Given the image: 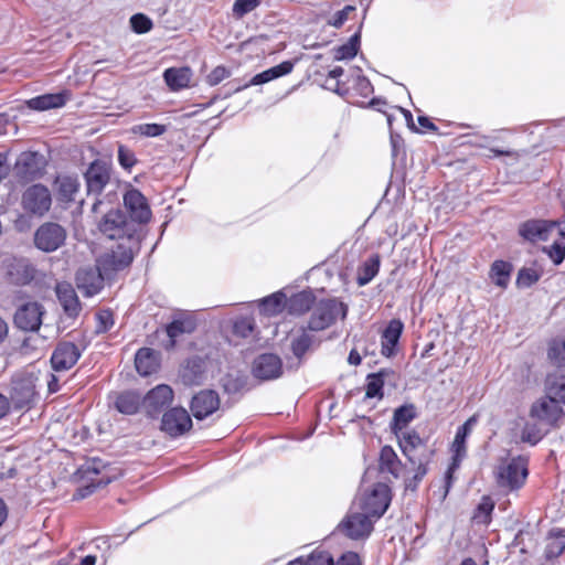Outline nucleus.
Returning <instances> with one entry per match:
<instances>
[{
	"instance_id": "9",
	"label": "nucleus",
	"mask_w": 565,
	"mask_h": 565,
	"mask_svg": "<svg viewBox=\"0 0 565 565\" xmlns=\"http://www.w3.org/2000/svg\"><path fill=\"white\" fill-rule=\"evenodd\" d=\"M46 161L35 151H23L14 164L15 177L22 182H31L43 175Z\"/></svg>"
},
{
	"instance_id": "23",
	"label": "nucleus",
	"mask_w": 565,
	"mask_h": 565,
	"mask_svg": "<svg viewBox=\"0 0 565 565\" xmlns=\"http://www.w3.org/2000/svg\"><path fill=\"white\" fill-rule=\"evenodd\" d=\"M124 204L134 221L138 223H148L150 221L151 210L147 199L139 190H128L124 195Z\"/></svg>"
},
{
	"instance_id": "17",
	"label": "nucleus",
	"mask_w": 565,
	"mask_h": 565,
	"mask_svg": "<svg viewBox=\"0 0 565 565\" xmlns=\"http://www.w3.org/2000/svg\"><path fill=\"white\" fill-rule=\"evenodd\" d=\"M173 396L169 385L159 384L142 397V406L149 416L154 417L172 403Z\"/></svg>"
},
{
	"instance_id": "57",
	"label": "nucleus",
	"mask_w": 565,
	"mask_h": 565,
	"mask_svg": "<svg viewBox=\"0 0 565 565\" xmlns=\"http://www.w3.org/2000/svg\"><path fill=\"white\" fill-rule=\"evenodd\" d=\"M343 68L341 66H337L331 70L328 74V78L326 81V87L335 92L339 95H344L345 92L340 89V83L337 81L340 76L343 75Z\"/></svg>"
},
{
	"instance_id": "8",
	"label": "nucleus",
	"mask_w": 565,
	"mask_h": 565,
	"mask_svg": "<svg viewBox=\"0 0 565 565\" xmlns=\"http://www.w3.org/2000/svg\"><path fill=\"white\" fill-rule=\"evenodd\" d=\"M111 163L102 159H96L89 163L84 172L86 191L88 195H100L105 188L111 181Z\"/></svg>"
},
{
	"instance_id": "36",
	"label": "nucleus",
	"mask_w": 565,
	"mask_h": 565,
	"mask_svg": "<svg viewBox=\"0 0 565 565\" xmlns=\"http://www.w3.org/2000/svg\"><path fill=\"white\" fill-rule=\"evenodd\" d=\"M57 194L62 201L71 202L79 191V181L76 177L61 175L55 180Z\"/></svg>"
},
{
	"instance_id": "64",
	"label": "nucleus",
	"mask_w": 565,
	"mask_h": 565,
	"mask_svg": "<svg viewBox=\"0 0 565 565\" xmlns=\"http://www.w3.org/2000/svg\"><path fill=\"white\" fill-rule=\"evenodd\" d=\"M234 329L236 333L247 337L253 331V324L249 320L242 319L235 322Z\"/></svg>"
},
{
	"instance_id": "2",
	"label": "nucleus",
	"mask_w": 565,
	"mask_h": 565,
	"mask_svg": "<svg viewBox=\"0 0 565 565\" xmlns=\"http://www.w3.org/2000/svg\"><path fill=\"white\" fill-rule=\"evenodd\" d=\"M348 313V306L335 299H322L313 303L310 318L307 323L309 331H323L331 327L338 318L344 319Z\"/></svg>"
},
{
	"instance_id": "11",
	"label": "nucleus",
	"mask_w": 565,
	"mask_h": 565,
	"mask_svg": "<svg viewBox=\"0 0 565 565\" xmlns=\"http://www.w3.org/2000/svg\"><path fill=\"white\" fill-rule=\"evenodd\" d=\"M554 228H557L558 235L565 238V217L559 221L531 220L520 226L519 233L531 242L546 241Z\"/></svg>"
},
{
	"instance_id": "49",
	"label": "nucleus",
	"mask_w": 565,
	"mask_h": 565,
	"mask_svg": "<svg viewBox=\"0 0 565 565\" xmlns=\"http://www.w3.org/2000/svg\"><path fill=\"white\" fill-rule=\"evenodd\" d=\"M131 131L143 137H159L167 131V126L161 124H139L134 126Z\"/></svg>"
},
{
	"instance_id": "7",
	"label": "nucleus",
	"mask_w": 565,
	"mask_h": 565,
	"mask_svg": "<svg viewBox=\"0 0 565 565\" xmlns=\"http://www.w3.org/2000/svg\"><path fill=\"white\" fill-rule=\"evenodd\" d=\"M66 236V230L62 225L54 222H45L36 228L33 242L38 249L44 253H52L64 245Z\"/></svg>"
},
{
	"instance_id": "30",
	"label": "nucleus",
	"mask_w": 565,
	"mask_h": 565,
	"mask_svg": "<svg viewBox=\"0 0 565 565\" xmlns=\"http://www.w3.org/2000/svg\"><path fill=\"white\" fill-rule=\"evenodd\" d=\"M315 300L312 291L303 290L292 295L289 299L286 298V308L289 313L300 316L312 308Z\"/></svg>"
},
{
	"instance_id": "5",
	"label": "nucleus",
	"mask_w": 565,
	"mask_h": 565,
	"mask_svg": "<svg viewBox=\"0 0 565 565\" xmlns=\"http://www.w3.org/2000/svg\"><path fill=\"white\" fill-rule=\"evenodd\" d=\"M51 205V192L43 184H33L22 193L21 206L31 216H44L50 211Z\"/></svg>"
},
{
	"instance_id": "50",
	"label": "nucleus",
	"mask_w": 565,
	"mask_h": 565,
	"mask_svg": "<svg viewBox=\"0 0 565 565\" xmlns=\"http://www.w3.org/2000/svg\"><path fill=\"white\" fill-rule=\"evenodd\" d=\"M541 275L534 268H523L519 271L516 277V285L520 288L531 287L540 279Z\"/></svg>"
},
{
	"instance_id": "41",
	"label": "nucleus",
	"mask_w": 565,
	"mask_h": 565,
	"mask_svg": "<svg viewBox=\"0 0 565 565\" xmlns=\"http://www.w3.org/2000/svg\"><path fill=\"white\" fill-rule=\"evenodd\" d=\"M360 49V33H354L347 43L334 47L333 58L335 61L351 60L353 58Z\"/></svg>"
},
{
	"instance_id": "39",
	"label": "nucleus",
	"mask_w": 565,
	"mask_h": 565,
	"mask_svg": "<svg viewBox=\"0 0 565 565\" xmlns=\"http://www.w3.org/2000/svg\"><path fill=\"white\" fill-rule=\"evenodd\" d=\"M565 550V533L561 530H552L545 546V557L552 559L558 557Z\"/></svg>"
},
{
	"instance_id": "63",
	"label": "nucleus",
	"mask_w": 565,
	"mask_h": 565,
	"mask_svg": "<svg viewBox=\"0 0 565 565\" xmlns=\"http://www.w3.org/2000/svg\"><path fill=\"white\" fill-rule=\"evenodd\" d=\"M334 565H361L360 557L354 552L344 553Z\"/></svg>"
},
{
	"instance_id": "55",
	"label": "nucleus",
	"mask_w": 565,
	"mask_h": 565,
	"mask_svg": "<svg viewBox=\"0 0 565 565\" xmlns=\"http://www.w3.org/2000/svg\"><path fill=\"white\" fill-rule=\"evenodd\" d=\"M260 2L262 0H236L233 4V13L237 18H243L257 8Z\"/></svg>"
},
{
	"instance_id": "61",
	"label": "nucleus",
	"mask_w": 565,
	"mask_h": 565,
	"mask_svg": "<svg viewBox=\"0 0 565 565\" xmlns=\"http://www.w3.org/2000/svg\"><path fill=\"white\" fill-rule=\"evenodd\" d=\"M462 460L451 457V462L445 473V493L447 494L455 481V472L459 469Z\"/></svg>"
},
{
	"instance_id": "56",
	"label": "nucleus",
	"mask_w": 565,
	"mask_h": 565,
	"mask_svg": "<svg viewBox=\"0 0 565 565\" xmlns=\"http://www.w3.org/2000/svg\"><path fill=\"white\" fill-rule=\"evenodd\" d=\"M544 252L555 265H559L565 258V243L556 241L551 246L544 247Z\"/></svg>"
},
{
	"instance_id": "42",
	"label": "nucleus",
	"mask_w": 565,
	"mask_h": 565,
	"mask_svg": "<svg viewBox=\"0 0 565 565\" xmlns=\"http://www.w3.org/2000/svg\"><path fill=\"white\" fill-rule=\"evenodd\" d=\"M270 81L271 79L267 75L266 71H264L259 74H256L255 76L252 77V79L249 82L244 83V84H242L238 79H233L224 86V88L226 89L224 92V97H230L232 94L238 93L249 86L262 85V84L268 83Z\"/></svg>"
},
{
	"instance_id": "3",
	"label": "nucleus",
	"mask_w": 565,
	"mask_h": 565,
	"mask_svg": "<svg viewBox=\"0 0 565 565\" xmlns=\"http://www.w3.org/2000/svg\"><path fill=\"white\" fill-rule=\"evenodd\" d=\"M131 242L132 236H128L126 241H121L97 258L99 268H102L106 275L122 270L132 263L134 252Z\"/></svg>"
},
{
	"instance_id": "58",
	"label": "nucleus",
	"mask_w": 565,
	"mask_h": 565,
	"mask_svg": "<svg viewBox=\"0 0 565 565\" xmlns=\"http://www.w3.org/2000/svg\"><path fill=\"white\" fill-rule=\"evenodd\" d=\"M17 271H18V275L21 271V275L18 277H14V273L10 271L13 282H15L17 285H25V284L30 282L34 277V275H33L34 269H33V267H31L29 265L18 266Z\"/></svg>"
},
{
	"instance_id": "37",
	"label": "nucleus",
	"mask_w": 565,
	"mask_h": 565,
	"mask_svg": "<svg viewBox=\"0 0 565 565\" xmlns=\"http://www.w3.org/2000/svg\"><path fill=\"white\" fill-rule=\"evenodd\" d=\"M259 308L266 316H277L286 308V295L278 291L267 296L260 300Z\"/></svg>"
},
{
	"instance_id": "47",
	"label": "nucleus",
	"mask_w": 565,
	"mask_h": 565,
	"mask_svg": "<svg viewBox=\"0 0 565 565\" xmlns=\"http://www.w3.org/2000/svg\"><path fill=\"white\" fill-rule=\"evenodd\" d=\"M493 509V501L489 497H483L475 511L473 520L477 523L488 524L491 520Z\"/></svg>"
},
{
	"instance_id": "31",
	"label": "nucleus",
	"mask_w": 565,
	"mask_h": 565,
	"mask_svg": "<svg viewBox=\"0 0 565 565\" xmlns=\"http://www.w3.org/2000/svg\"><path fill=\"white\" fill-rule=\"evenodd\" d=\"M417 416L416 408L413 404H405L394 411L391 423L392 433L398 434L407 430L408 424Z\"/></svg>"
},
{
	"instance_id": "21",
	"label": "nucleus",
	"mask_w": 565,
	"mask_h": 565,
	"mask_svg": "<svg viewBox=\"0 0 565 565\" xmlns=\"http://www.w3.org/2000/svg\"><path fill=\"white\" fill-rule=\"evenodd\" d=\"M342 526L350 539H365L373 531V520L362 510L361 512H350L342 522Z\"/></svg>"
},
{
	"instance_id": "14",
	"label": "nucleus",
	"mask_w": 565,
	"mask_h": 565,
	"mask_svg": "<svg viewBox=\"0 0 565 565\" xmlns=\"http://www.w3.org/2000/svg\"><path fill=\"white\" fill-rule=\"evenodd\" d=\"M98 228L109 239L126 241V237L132 236L126 214L118 209L107 212L99 222Z\"/></svg>"
},
{
	"instance_id": "43",
	"label": "nucleus",
	"mask_w": 565,
	"mask_h": 565,
	"mask_svg": "<svg viewBox=\"0 0 565 565\" xmlns=\"http://www.w3.org/2000/svg\"><path fill=\"white\" fill-rule=\"evenodd\" d=\"M270 81L271 79L267 75L266 71H264L259 74H256L255 76L252 77V79L249 82L244 83V84H242L238 79H233L224 86V88L226 89L224 92V97H230L232 94L238 93L249 86L262 85V84L268 83Z\"/></svg>"
},
{
	"instance_id": "12",
	"label": "nucleus",
	"mask_w": 565,
	"mask_h": 565,
	"mask_svg": "<svg viewBox=\"0 0 565 565\" xmlns=\"http://www.w3.org/2000/svg\"><path fill=\"white\" fill-rule=\"evenodd\" d=\"M106 468L103 460L98 458H93L88 461H86L81 468L78 469V475L82 479H86L89 481V483L81 489H78L76 497L77 498H85L93 493L95 489L99 487H104L110 482V478L108 477H100L96 478L99 475H103V470Z\"/></svg>"
},
{
	"instance_id": "27",
	"label": "nucleus",
	"mask_w": 565,
	"mask_h": 565,
	"mask_svg": "<svg viewBox=\"0 0 565 565\" xmlns=\"http://www.w3.org/2000/svg\"><path fill=\"white\" fill-rule=\"evenodd\" d=\"M158 353L150 348H141L135 356V366L141 376H148L159 369Z\"/></svg>"
},
{
	"instance_id": "32",
	"label": "nucleus",
	"mask_w": 565,
	"mask_h": 565,
	"mask_svg": "<svg viewBox=\"0 0 565 565\" xmlns=\"http://www.w3.org/2000/svg\"><path fill=\"white\" fill-rule=\"evenodd\" d=\"M380 469L398 478L403 470V463L391 446H384L380 452Z\"/></svg>"
},
{
	"instance_id": "15",
	"label": "nucleus",
	"mask_w": 565,
	"mask_h": 565,
	"mask_svg": "<svg viewBox=\"0 0 565 565\" xmlns=\"http://www.w3.org/2000/svg\"><path fill=\"white\" fill-rule=\"evenodd\" d=\"M192 427V419L183 407H172L161 418V430L172 438H177L189 431Z\"/></svg>"
},
{
	"instance_id": "16",
	"label": "nucleus",
	"mask_w": 565,
	"mask_h": 565,
	"mask_svg": "<svg viewBox=\"0 0 565 565\" xmlns=\"http://www.w3.org/2000/svg\"><path fill=\"white\" fill-rule=\"evenodd\" d=\"M104 270L96 263L95 267L87 266L79 268L75 281L79 291L86 297L97 295L104 287Z\"/></svg>"
},
{
	"instance_id": "48",
	"label": "nucleus",
	"mask_w": 565,
	"mask_h": 565,
	"mask_svg": "<svg viewBox=\"0 0 565 565\" xmlns=\"http://www.w3.org/2000/svg\"><path fill=\"white\" fill-rule=\"evenodd\" d=\"M545 435L537 423H525L521 430V439L524 443L536 445Z\"/></svg>"
},
{
	"instance_id": "38",
	"label": "nucleus",
	"mask_w": 565,
	"mask_h": 565,
	"mask_svg": "<svg viewBox=\"0 0 565 565\" xmlns=\"http://www.w3.org/2000/svg\"><path fill=\"white\" fill-rule=\"evenodd\" d=\"M380 256L373 255L367 258L359 268L356 282L359 286L367 285L380 270Z\"/></svg>"
},
{
	"instance_id": "60",
	"label": "nucleus",
	"mask_w": 565,
	"mask_h": 565,
	"mask_svg": "<svg viewBox=\"0 0 565 565\" xmlns=\"http://www.w3.org/2000/svg\"><path fill=\"white\" fill-rule=\"evenodd\" d=\"M292 68H294V63L290 61H285L276 66H273V67L266 70V72H267V75L269 76V78L273 81L280 76L289 74L292 71Z\"/></svg>"
},
{
	"instance_id": "28",
	"label": "nucleus",
	"mask_w": 565,
	"mask_h": 565,
	"mask_svg": "<svg viewBox=\"0 0 565 565\" xmlns=\"http://www.w3.org/2000/svg\"><path fill=\"white\" fill-rule=\"evenodd\" d=\"M196 322L191 316H183L175 318L166 328V332L169 337L168 348H174L178 337L184 333H191L195 330Z\"/></svg>"
},
{
	"instance_id": "13",
	"label": "nucleus",
	"mask_w": 565,
	"mask_h": 565,
	"mask_svg": "<svg viewBox=\"0 0 565 565\" xmlns=\"http://www.w3.org/2000/svg\"><path fill=\"white\" fill-rule=\"evenodd\" d=\"M44 313L43 305L38 301H29L18 307L13 322L20 330L34 332L40 329Z\"/></svg>"
},
{
	"instance_id": "62",
	"label": "nucleus",
	"mask_w": 565,
	"mask_h": 565,
	"mask_svg": "<svg viewBox=\"0 0 565 565\" xmlns=\"http://www.w3.org/2000/svg\"><path fill=\"white\" fill-rule=\"evenodd\" d=\"M355 89L360 93L361 96L367 97L373 93V86L369 78L363 75H359L355 79Z\"/></svg>"
},
{
	"instance_id": "10",
	"label": "nucleus",
	"mask_w": 565,
	"mask_h": 565,
	"mask_svg": "<svg viewBox=\"0 0 565 565\" xmlns=\"http://www.w3.org/2000/svg\"><path fill=\"white\" fill-rule=\"evenodd\" d=\"M391 502L390 489L384 483H376L373 489L360 498V509L370 518L380 519Z\"/></svg>"
},
{
	"instance_id": "44",
	"label": "nucleus",
	"mask_w": 565,
	"mask_h": 565,
	"mask_svg": "<svg viewBox=\"0 0 565 565\" xmlns=\"http://www.w3.org/2000/svg\"><path fill=\"white\" fill-rule=\"evenodd\" d=\"M308 331L307 327H301L300 334L291 340V351L298 359H301L315 342L313 337Z\"/></svg>"
},
{
	"instance_id": "25",
	"label": "nucleus",
	"mask_w": 565,
	"mask_h": 565,
	"mask_svg": "<svg viewBox=\"0 0 565 565\" xmlns=\"http://www.w3.org/2000/svg\"><path fill=\"white\" fill-rule=\"evenodd\" d=\"M404 324L399 319H393L388 322L381 337V353L386 358L395 354V348L399 341Z\"/></svg>"
},
{
	"instance_id": "22",
	"label": "nucleus",
	"mask_w": 565,
	"mask_h": 565,
	"mask_svg": "<svg viewBox=\"0 0 565 565\" xmlns=\"http://www.w3.org/2000/svg\"><path fill=\"white\" fill-rule=\"evenodd\" d=\"M79 348L73 342H61L57 344L51 356L53 370L67 371L73 367L81 358Z\"/></svg>"
},
{
	"instance_id": "59",
	"label": "nucleus",
	"mask_w": 565,
	"mask_h": 565,
	"mask_svg": "<svg viewBox=\"0 0 565 565\" xmlns=\"http://www.w3.org/2000/svg\"><path fill=\"white\" fill-rule=\"evenodd\" d=\"M231 73L230 71L224 66H216L214 70L210 72V74L206 76V83L210 86H215L220 84L222 81L230 77Z\"/></svg>"
},
{
	"instance_id": "53",
	"label": "nucleus",
	"mask_w": 565,
	"mask_h": 565,
	"mask_svg": "<svg viewBox=\"0 0 565 565\" xmlns=\"http://www.w3.org/2000/svg\"><path fill=\"white\" fill-rule=\"evenodd\" d=\"M118 162L125 170L130 171L131 168L137 163V159L132 150L126 146L120 145L118 147Z\"/></svg>"
},
{
	"instance_id": "45",
	"label": "nucleus",
	"mask_w": 565,
	"mask_h": 565,
	"mask_svg": "<svg viewBox=\"0 0 565 565\" xmlns=\"http://www.w3.org/2000/svg\"><path fill=\"white\" fill-rule=\"evenodd\" d=\"M547 358L553 365L565 366V340H552L548 344Z\"/></svg>"
},
{
	"instance_id": "4",
	"label": "nucleus",
	"mask_w": 565,
	"mask_h": 565,
	"mask_svg": "<svg viewBox=\"0 0 565 565\" xmlns=\"http://www.w3.org/2000/svg\"><path fill=\"white\" fill-rule=\"evenodd\" d=\"M527 463V459L522 456L501 463L497 472V483L499 487L510 491L520 489L529 475Z\"/></svg>"
},
{
	"instance_id": "26",
	"label": "nucleus",
	"mask_w": 565,
	"mask_h": 565,
	"mask_svg": "<svg viewBox=\"0 0 565 565\" xmlns=\"http://www.w3.org/2000/svg\"><path fill=\"white\" fill-rule=\"evenodd\" d=\"M193 72L190 67H170L163 72V78L172 92H179L189 87Z\"/></svg>"
},
{
	"instance_id": "18",
	"label": "nucleus",
	"mask_w": 565,
	"mask_h": 565,
	"mask_svg": "<svg viewBox=\"0 0 565 565\" xmlns=\"http://www.w3.org/2000/svg\"><path fill=\"white\" fill-rule=\"evenodd\" d=\"M35 396V384L32 376H14L11 383L10 399L17 409L28 406Z\"/></svg>"
},
{
	"instance_id": "29",
	"label": "nucleus",
	"mask_w": 565,
	"mask_h": 565,
	"mask_svg": "<svg viewBox=\"0 0 565 565\" xmlns=\"http://www.w3.org/2000/svg\"><path fill=\"white\" fill-rule=\"evenodd\" d=\"M68 96L67 93L45 94L28 100V106L34 110L60 108L66 104Z\"/></svg>"
},
{
	"instance_id": "54",
	"label": "nucleus",
	"mask_w": 565,
	"mask_h": 565,
	"mask_svg": "<svg viewBox=\"0 0 565 565\" xmlns=\"http://www.w3.org/2000/svg\"><path fill=\"white\" fill-rule=\"evenodd\" d=\"M305 565H334V561L329 552L313 551L306 558Z\"/></svg>"
},
{
	"instance_id": "40",
	"label": "nucleus",
	"mask_w": 565,
	"mask_h": 565,
	"mask_svg": "<svg viewBox=\"0 0 565 565\" xmlns=\"http://www.w3.org/2000/svg\"><path fill=\"white\" fill-rule=\"evenodd\" d=\"M511 271L512 265L510 263L504 260H495L491 265L490 278L497 286L507 288L510 281Z\"/></svg>"
},
{
	"instance_id": "1",
	"label": "nucleus",
	"mask_w": 565,
	"mask_h": 565,
	"mask_svg": "<svg viewBox=\"0 0 565 565\" xmlns=\"http://www.w3.org/2000/svg\"><path fill=\"white\" fill-rule=\"evenodd\" d=\"M395 436L402 454L414 470L413 477L406 479V489L414 491L427 475L435 450L428 447L427 443L414 429L395 434Z\"/></svg>"
},
{
	"instance_id": "34",
	"label": "nucleus",
	"mask_w": 565,
	"mask_h": 565,
	"mask_svg": "<svg viewBox=\"0 0 565 565\" xmlns=\"http://www.w3.org/2000/svg\"><path fill=\"white\" fill-rule=\"evenodd\" d=\"M476 417H470L463 425L458 427L451 445L452 458L462 460L466 457V439L471 431L472 425L476 424Z\"/></svg>"
},
{
	"instance_id": "52",
	"label": "nucleus",
	"mask_w": 565,
	"mask_h": 565,
	"mask_svg": "<svg viewBox=\"0 0 565 565\" xmlns=\"http://www.w3.org/2000/svg\"><path fill=\"white\" fill-rule=\"evenodd\" d=\"M114 326V315L110 310H100L96 313V332L105 333Z\"/></svg>"
},
{
	"instance_id": "33",
	"label": "nucleus",
	"mask_w": 565,
	"mask_h": 565,
	"mask_svg": "<svg viewBox=\"0 0 565 565\" xmlns=\"http://www.w3.org/2000/svg\"><path fill=\"white\" fill-rule=\"evenodd\" d=\"M545 394L565 405V372H554L546 376Z\"/></svg>"
},
{
	"instance_id": "46",
	"label": "nucleus",
	"mask_w": 565,
	"mask_h": 565,
	"mask_svg": "<svg viewBox=\"0 0 565 565\" xmlns=\"http://www.w3.org/2000/svg\"><path fill=\"white\" fill-rule=\"evenodd\" d=\"M383 386H384V380H383V372L370 374L367 376V383L365 387V397L366 398H374L383 397Z\"/></svg>"
},
{
	"instance_id": "19",
	"label": "nucleus",
	"mask_w": 565,
	"mask_h": 565,
	"mask_svg": "<svg viewBox=\"0 0 565 565\" xmlns=\"http://www.w3.org/2000/svg\"><path fill=\"white\" fill-rule=\"evenodd\" d=\"M252 373L262 381L278 379L282 374V362L276 354H260L253 362Z\"/></svg>"
},
{
	"instance_id": "51",
	"label": "nucleus",
	"mask_w": 565,
	"mask_h": 565,
	"mask_svg": "<svg viewBox=\"0 0 565 565\" xmlns=\"http://www.w3.org/2000/svg\"><path fill=\"white\" fill-rule=\"evenodd\" d=\"M130 25L131 29L138 34L147 33L153 26L151 19L142 13L134 14L130 18Z\"/></svg>"
},
{
	"instance_id": "35",
	"label": "nucleus",
	"mask_w": 565,
	"mask_h": 565,
	"mask_svg": "<svg viewBox=\"0 0 565 565\" xmlns=\"http://www.w3.org/2000/svg\"><path fill=\"white\" fill-rule=\"evenodd\" d=\"M142 405L141 396L136 392H122L115 402L116 409L125 415L136 414Z\"/></svg>"
},
{
	"instance_id": "20",
	"label": "nucleus",
	"mask_w": 565,
	"mask_h": 565,
	"mask_svg": "<svg viewBox=\"0 0 565 565\" xmlns=\"http://www.w3.org/2000/svg\"><path fill=\"white\" fill-rule=\"evenodd\" d=\"M220 396L213 390H202L196 393L190 403V409L193 416L202 420L220 408Z\"/></svg>"
},
{
	"instance_id": "24",
	"label": "nucleus",
	"mask_w": 565,
	"mask_h": 565,
	"mask_svg": "<svg viewBox=\"0 0 565 565\" xmlns=\"http://www.w3.org/2000/svg\"><path fill=\"white\" fill-rule=\"evenodd\" d=\"M55 291L64 313L68 318H77L82 311V305L72 285L67 282H60L56 285Z\"/></svg>"
},
{
	"instance_id": "6",
	"label": "nucleus",
	"mask_w": 565,
	"mask_h": 565,
	"mask_svg": "<svg viewBox=\"0 0 565 565\" xmlns=\"http://www.w3.org/2000/svg\"><path fill=\"white\" fill-rule=\"evenodd\" d=\"M562 406L563 404L545 394L531 405L529 415L541 424L557 427L565 417Z\"/></svg>"
}]
</instances>
